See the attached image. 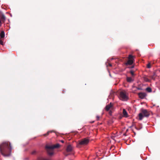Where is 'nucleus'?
<instances>
[{
	"label": "nucleus",
	"mask_w": 160,
	"mask_h": 160,
	"mask_svg": "<svg viewBox=\"0 0 160 160\" xmlns=\"http://www.w3.org/2000/svg\"><path fill=\"white\" fill-rule=\"evenodd\" d=\"M141 111V113H139L138 115L139 120H142L144 116L147 117L149 116L150 114L147 110L142 109Z\"/></svg>",
	"instance_id": "nucleus-1"
},
{
	"label": "nucleus",
	"mask_w": 160,
	"mask_h": 160,
	"mask_svg": "<svg viewBox=\"0 0 160 160\" xmlns=\"http://www.w3.org/2000/svg\"><path fill=\"white\" fill-rule=\"evenodd\" d=\"M2 148L8 149V150H12L13 148L11 143L8 142H4L1 144V150H2Z\"/></svg>",
	"instance_id": "nucleus-2"
},
{
	"label": "nucleus",
	"mask_w": 160,
	"mask_h": 160,
	"mask_svg": "<svg viewBox=\"0 0 160 160\" xmlns=\"http://www.w3.org/2000/svg\"><path fill=\"white\" fill-rule=\"evenodd\" d=\"M61 147V145L59 143H56L55 144H52V145H46L45 146V148L46 149H58L60 148Z\"/></svg>",
	"instance_id": "nucleus-3"
},
{
	"label": "nucleus",
	"mask_w": 160,
	"mask_h": 160,
	"mask_svg": "<svg viewBox=\"0 0 160 160\" xmlns=\"http://www.w3.org/2000/svg\"><path fill=\"white\" fill-rule=\"evenodd\" d=\"M89 140L88 139L84 138L79 141V143L77 144V147H80L82 146L87 145L89 142Z\"/></svg>",
	"instance_id": "nucleus-4"
},
{
	"label": "nucleus",
	"mask_w": 160,
	"mask_h": 160,
	"mask_svg": "<svg viewBox=\"0 0 160 160\" xmlns=\"http://www.w3.org/2000/svg\"><path fill=\"white\" fill-rule=\"evenodd\" d=\"M120 98L122 100L127 99L128 98L126 95V92L124 91H121L120 92Z\"/></svg>",
	"instance_id": "nucleus-5"
},
{
	"label": "nucleus",
	"mask_w": 160,
	"mask_h": 160,
	"mask_svg": "<svg viewBox=\"0 0 160 160\" xmlns=\"http://www.w3.org/2000/svg\"><path fill=\"white\" fill-rule=\"evenodd\" d=\"M134 61V56L131 55H129L128 57V60L126 63V65H132Z\"/></svg>",
	"instance_id": "nucleus-6"
},
{
	"label": "nucleus",
	"mask_w": 160,
	"mask_h": 160,
	"mask_svg": "<svg viewBox=\"0 0 160 160\" xmlns=\"http://www.w3.org/2000/svg\"><path fill=\"white\" fill-rule=\"evenodd\" d=\"M113 106V105L111 102H110L109 104L107 105L105 108V109L107 111H108L110 110V109L112 108Z\"/></svg>",
	"instance_id": "nucleus-7"
},
{
	"label": "nucleus",
	"mask_w": 160,
	"mask_h": 160,
	"mask_svg": "<svg viewBox=\"0 0 160 160\" xmlns=\"http://www.w3.org/2000/svg\"><path fill=\"white\" fill-rule=\"evenodd\" d=\"M72 151H64L63 153L65 155L67 156L68 155L73 154V153Z\"/></svg>",
	"instance_id": "nucleus-8"
},
{
	"label": "nucleus",
	"mask_w": 160,
	"mask_h": 160,
	"mask_svg": "<svg viewBox=\"0 0 160 160\" xmlns=\"http://www.w3.org/2000/svg\"><path fill=\"white\" fill-rule=\"evenodd\" d=\"M138 95L139 97L141 99L144 98L147 95L145 92H140L138 93Z\"/></svg>",
	"instance_id": "nucleus-9"
},
{
	"label": "nucleus",
	"mask_w": 160,
	"mask_h": 160,
	"mask_svg": "<svg viewBox=\"0 0 160 160\" xmlns=\"http://www.w3.org/2000/svg\"><path fill=\"white\" fill-rule=\"evenodd\" d=\"M6 18L4 15L1 12V24L4 22L6 20Z\"/></svg>",
	"instance_id": "nucleus-10"
},
{
	"label": "nucleus",
	"mask_w": 160,
	"mask_h": 160,
	"mask_svg": "<svg viewBox=\"0 0 160 160\" xmlns=\"http://www.w3.org/2000/svg\"><path fill=\"white\" fill-rule=\"evenodd\" d=\"M47 154L48 155L52 157L55 154V153L54 151H47Z\"/></svg>",
	"instance_id": "nucleus-11"
},
{
	"label": "nucleus",
	"mask_w": 160,
	"mask_h": 160,
	"mask_svg": "<svg viewBox=\"0 0 160 160\" xmlns=\"http://www.w3.org/2000/svg\"><path fill=\"white\" fill-rule=\"evenodd\" d=\"M122 113L123 114V116L124 117H125L126 118L128 117V113H127V112L125 110V109H123Z\"/></svg>",
	"instance_id": "nucleus-12"
},
{
	"label": "nucleus",
	"mask_w": 160,
	"mask_h": 160,
	"mask_svg": "<svg viewBox=\"0 0 160 160\" xmlns=\"http://www.w3.org/2000/svg\"><path fill=\"white\" fill-rule=\"evenodd\" d=\"M5 37V33L4 31H1V39L4 38Z\"/></svg>",
	"instance_id": "nucleus-13"
},
{
	"label": "nucleus",
	"mask_w": 160,
	"mask_h": 160,
	"mask_svg": "<svg viewBox=\"0 0 160 160\" xmlns=\"http://www.w3.org/2000/svg\"><path fill=\"white\" fill-rule=\"evenodd\" d=\"M54 132L53 130L48 131L47 132V133H46L44 134L43 135L44 136H48L50 133H52V132Z\"/></svg>",
	"instance_id": "nucleus-14"
},
{
	"label": "nucleus",
	"mask_w": 160,
	"mask_h": 160,
	"mask_svg": "<svg viewBox=\"0 0 160 160\" xmlns=\"http://www.w3.org/2000/svg\"><path fill=\"white\" fill-rule=\"evenodd\" d=\"M127 81L129 82H131L133 81V80L132 78L131 77H127Z\"/></svg>",
	"instance_id": "nucleus-15"
},
{
	"label": "nucleus",
	"mask_w": 160,
	"mask_h": 160,
	"mask_svg": "<svg viewBox=\"0 0 160 160\" xmlns=\"http://www.w3.org/2000/svg\"><path fill=\"white\" fill-rule=\"evenodd\" d=\"M72 146L71 145H69L68 146L66 150H72Z\"/></svg>",
	"instance_id": "nucleus-16"
},
{
	"label": "nucleus",
	"mask_w": 160,
	"mask_h": 160,
	"mask_svg": "<svg viewBox=\"0 0 160 160\" xmlns=\"http://www.w3.org/2000/svg\"><path fill=\"white\" fill-rule=\"evenodd\" d=\"M38 160H50V159L44 157H41L38 158Z\"/></svg>",
	"instance_id": "nucleus-17"
},
{
	"label": "nucleus",
	"mask_w": 160,
	"mask_h": 160,
	"mask_svg": "<svg viewBox=\"0 0 160 160\" xmlns=\"http://www.w3.org/2000/svg\"><path fill=\"white\" fill-rule=\"evenodd\" d=\"M146 90L148 92H151L152 91V89L150 87H148L146 88Z\"/></svg>",
	"instance_id": "nucleus-18"
},
{
	"label": "nucleus",
	"mask_w": 160,
	"mask_h": 160,
	"mask_svg": "<svg viewBox=\"0 0 160 160\" xmlns=\"http://www.w3.org/2000/svg\"><path fill=\"white\" fill-rule=\"evenodd\" d=\"M30 153L32 155H35L37 153V152L36 151H32Z\"/></svg>",
	"instance_id": "nucleus-19"
},
{
	"label": "nucleus",
	"mask_w": 160,
	"mask_h": 160,
	"mask_svg": "<svg viewBox=\"0 0 160 160\" xmlns=\"http://www.w3.org/2000/svg\"><path fill=\"white\" fill-rule=\"evenodd\" d=\"M130 72L131 74L133 76L134 75V71L133 70H131L130 71Z\"/></svg>",
	"instance_id": "nucleus-20"
},
{
	"label": "nucleus",
	"mask_w": 160,
	"mask_h": 160,
	"mask_svg": "<svg viewBox=\"0 0 160 160\" xmlns=\"http://www.w3.org/2000/svg\"><path fill=\"white\" fill-rule=\"evenodd\" d=\"M155 74L154 73L153 75L150 76V77L152 79L154 80L155 79Z\"/></svg>",
	"instance_id": "nucleus-21"
},
{
	"label": "nucleus",
	"mask_w": 160,
	"mask_h": 160,
	"mask_svg": "<svg viewBox=\"0 0 160 160\" xmlns=\"http://www.w3.org/2000/svg\"><path fill=\"white\" fill-rule=\"evenodd\" d=\"M144 80L147 82H149L150 81L149 79L146 77H144Z\"/></svg>",
	"instance_id": "nucleus-22"
},
{
	"label": "nucleus",
	"mask_w": 160,
	"mask_h": 160,
	"mask_svg": "<svg viewBox=\"0 0 160 160\" xmlns=\"http://www.w3.org/2000/svg\"><path fill=\"white\" fill-rule=\"evenodd\" d=\"M147 68H151V65L150 63H148L147 65Z\"/></svg>",
	"instance_id": "nucleus-23"
},
{
	"label": "nucleus",
	"mask_w": 160,
	"mask_h": 160,
	"mask_svg": "<svg viewBox=\"0 0 160 160\" xmlns=\"http://www.w3.org/2000/svg\"><path fill=\"white\" fill-rule=\"evenodd\" d=\"M109 114L110 115H111L112 113V112L111 110H109Z\"/></svg>",
	"instance_id": "nucleus-24"
},
{
	"label": "nucleus",
	"mask_w": 160,
	"mask_h": 160,
	"mask_svg": "<svg viewBox=\"0 0 160 160\" xmlns=\"http://www.w3.org/2000/svg\"><path fill=\"white\" fill-rule=\"evenodd\" d=\"M1 45H3V42L1 40Z\"/></svg>",
	"instance_id": "nucleus-25"
},
{
	"label": "nucleus",
	"mask_w": 160,
	"mask_h": 160,
	"mask_svg": "<svg viewBox=\"0 0 160 160\" xmlns=\"http://www.w3.org/2000/svg\"><path fill=\"white\" fill-rule=\"evenodd\" d=\"M96 118H97V120H99V116H97V117H96Z\"/></svg>",
	"instance_id": "nucleus-26"
},
{
	"label": "nucleus",
	"mask_w": 160,
	"mask_h": 160,
	"mask_svg": "<svg viewBox=\"0 0 160 160\" xmlns=\"http://www.w3.org/2000/svg\"><path fill=\"white\" fill-rule=\"evenodd\" d=\"M60 141L62 143H63L64 142V141L62 140H60Z\"/></svg>",
	"instance_id": "nucleus-27"
},
{
	"label": "nucleus",
	"mask_w": 160,
	"mask_h": 160,
	"mask_svg": "<svg viewBox=\"0 0 160 160\" xmlns=\"http://www.w3.org/2000/svg\"><path fill=\"white\" fill-rule=\"evenodd\" d=\"M135 128L136 129H137V130H139L140 129H138V128H137L136 127H135Z\"/></svg>",
	"instance_id": "nucleus-28"
},
{
	"label": "nucleus",
	"mask_w": 160,
	"mask_h": 160,
	"mask_svg": "<svg viewBox=\"0 0 160 160\" xmlns=\"http://www.w3.org/2000/svg\"><path fill=\"white\" fill-rule=\"evenodd\" d=\"M109 66H110V67H111V66H112V64H110V63H109Z\"/></svg>",
	"instance_id": "nucleus-29"
},
{
	"label": "nucleus",
	"mask_w": 160,
	"mask_h": 160,
	"mask_svg": "<svg viewBox=\"0 0 160 160\" xmlns=\"http://www.w3.org/2000/svg\"><path fill=\"white\" fill-rule=\"evenodd\" d=\"M114 148V146H112L111 147V148H110V149H111L112 148Z\"/></svg>",
	"instance_id": "nucleus-30"
},
{
	"label": "nucleus",
	"mask_w": 160,
	"mask_h": 160,
	"mask_svg": "<svg viewBox=\"0 0 160 160\" xmlns=\"http://www.w3.org/2000/svg\"><path fill=\"white\" fill-rule=\"evenodd\" d=\"M134 66H132L131 67V68H134Z\"/></svg>",
	"instance_id": "nucleus-31"
},
{
	"label": "nucleus",
	"mask_w": 160,
	"mask_h": 160,
	"mask_svg": "<svg viewBox=\"0 0 160 160\" xmlns=\"http://www.w3.org/2000/svg\"><path fill=\"white\" fill-rule=\"evenodd\" d=\"M94 122V121H92V123H93Z\"/></svg>",
	"instance_id": "nucleus-32"
},
{
	"label": "nucleus",
	"mask_w": 160,
	"mask_h": 160,
	"mask_svg": "<svg viewBox=\"0 0 160 160\" xmlns=\"http://www.w3.org/2000/svg\"><path fill=\"white\" fill-rule=\"evenodd\" d=\"M94 122V121H92V123H93Z\"/></svg>",
	"instance_id": "nucleus-33"
},
{
	"label": "nucleus",
	"mask_w": 160,
	"mask_h": 160,
	"mask_svg": "<svg viewBox=\"0 0 160 160\" xmlns=\"http://www.w3.org/2000/svg\"><path fill=\"white\" fill-rule=\"evenodd\" d=\"M114 148L112 149V150H114Z\"/></svg>",
	"instance_id": "nucleus-34"
},
{
	"label": "nucleus",
	"mask_w": 160,
	"mask_h": 160,
	"mask_svg": "<svg viewBox=\"0 0 160 160\" xmlns=\"http://www.w3.org/2000/svg\"><path fill=\"white\" fill-rule=\"evenodd\" d=\"M2 151L0 150V151H1V153H2V152H1V151Z\"/></svg>",
	"instance_id": "nucleus-35"
}]
</instances>
